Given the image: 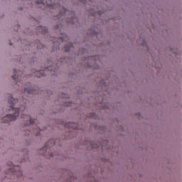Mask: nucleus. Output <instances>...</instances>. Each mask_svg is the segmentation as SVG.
Wrapping results in <instances>:
<instances>
[{"mask_svg":"<svg viewBox=\"0 0 182 182\" xmlns=\"http://www.w3.org/2000/svg\"><path fill=\"white\" fill-rule=\"evenodd\" d=\"M76 124L70 122L66 125V127H68L69 129H73L74 130H76L77 129V127H76Z\"/></svg>","mask_w":182,"mask_h":182,"instance_id":"0eeeda50","label":"nucleus"},{"mask_svg":"<svg viewBox=\"0 0 182 182\" xmlns=\"http://www.w3.org/2000/svg\"><path fill=\"white\" fill-rule=\"evenodd\" d=\"M36 91L33 88H24V95H33Z\"/></svg>","mask_w":182,"mask_h":182,"instance_id":"20e7f679","label":"nucleus"},{"mask_svg":"<svg viewBox=\"0 0 182 182\" xmlns=\"http://www.w3.org/2000/svg\"><path fill=\"white\" fill-rule=\"evenodd\" d=\"M49 142H48L46 144V147L45 148H43V150H46V149H48V147H49Z\"/></svg>","mask_w":182,"mask_h":182,"instance_id":"4468645a","label":"nucleus"},{"mask_svg":"<svg viewBox=\"0 0 182 182\" xmlns=\"http://www.w3.org/2000/svg\"><path fill=\"white\" fill-rule=\"evenodd\" d=\"M38 31L39 32H41V33H42L43 35H46V33H48V28L41 26L38 28Z\"/></svg>","mask_w":182,"mask_h":182,"instance_id":"423d86ee","label":"nucleus"},{"mask_svg":"<svg viewBox=\"0 0 182 182\" xmlns=\"http://www.w3.org/2000/svg\"><path fill=\"white\" fill-rule=\"evenodd\" d=\"M62 41H65V38H62Z\"/></svg>","mask_w":182,"mask_h":182,"instance_id":"412c9836","label":"nucleus"},{"mask_svg":"<svg viewBox=\"0 0 182 182\" xmlns=\"http://www.w3.org/2000/svg\"><path fill=\"white\" fill-rule=\"evenodd\" d=\"M21 176H22V171H19Z\"/></svg>","mask_w":182,"mask_h":182,"instance_id":"f3484780","label":"nucleus"},{"mask_svg":"<svg viewBox=\"0 0 182 182\" xmlns=\"http://www.w3.org/2000/svg\"><path fill=\"white\" fill-rule=\"evenodd\" d=\"M56 0H48L46 2V5L48 8L51 9H55V8H58V6H60V4H56Z\"/></svg>","mask_w":182,"mask_h":182,"instance_id":"7ed1b4c3","label":"nucleus"},{"mask_svg":"<svg viewBox=\"0 0 182 182\" xmlns=\"http://www.w3.org/2000/svg\"><path fill=\"white\" fill-rule=\"evenodd\" d=\"M33 133H36L35 130L33 131Z\"/></svg>","mask_w":182,"mask_h":182,"instance_id":"5701e85b","label":"nucleus"},{"mask_svg":"<svg viewBox=\"0 0 182 182\" xmlns=\"http://www.w3.org/2000/svg\"><path fill=\"white\" fill-rule=\"evenodd\" d=\"M16 84H17V85H19V82L17 81V82H16Z\"/></svg>","mask_w":182,"mask_h":182,"instance_id":"6ab92c4d","label":"nucleus"},{"mask_svg":"<svg viewBox=\"0 0 182 182\" xmlns=\"http://www.w3.org/2000/svg\"><path fill=\"white\" fill-rule=\"evenodd\" d=\"M75 19H76V18H73L72 20H68L67 22L68 23H71L72 25H73V23H75Z\"/></svg>","mask_w":182,"mask_h":182,"instance_id":"9b49d317","label":"nucleus"},{"mask_svg":"<svg viewBox=\"0 0 182 182\" xmlns=\"http://www.w3.org/2000/svg\"><path fill=\"white\" fill-rule=\"evenodd\" d=\"M22 119H27L28 120L29 124H33L35 123V119H32L29 115H23Z\"/></svg>","mask_w":182,"mask_h":182,"instance_id":"39448f33","label":"nucleus"},{"mask_svg":"<svg viewBox=\"0 0 182 182\" xmlns=\"http://www.w3.org/2000/svg\"><path fill=\"white\" fill-rule=\"evenodd\" d=\"M38 130H41V128L39 127H37L36 132H38Z\"/></svg>","mask_w":182,"mask_h":182,"instance_id":"2eb2a0df","label":"nucleus"},{"mask_svg":"<svg viewBox=\"0 0 182 182\" xmlns=\"http://www.w3.org/2000/svg\"><path fill=\"white\" fill-rule=\"evenodd\" d=\"M36 2L37 4L43 5V0H36Z\"/></svg>","mask_w":182,"mask_h":182,"instance_id":"f8f14e48","label":"nucleus"},{"mask_svg":"<svg viewBox=\"0 0 182 182\" xmlns=\"http://www.w3.org/2000/svg\"><path fill=\"white\" fill-rule=\"evenodd\" d=\"M10 46H12V43H10Z\"/></svg>","mask_w":182,"mask_h":182,"instance_id":"aec40b11","label":"nucleus"},{"mask_svg":"<svg viewBox=\"0 0 182 182\" xmlns=\"http://www.w3.org/2000/svg\"><path fill=\"white\" fill-rule=\"evenodd\" d=\"M15 168H19V166H13V168H10V170H11L13 173H14Z\"/></svg>","mask_w":182,"mask_h":182,"instance_id":"ddd939ff","label":"nucleus"},{"mask_svg":"<svg viewBox=\"0 0 182 182\" xmlns=\"http://www.w3.org/2000/svg\"><path fill=\"white\" fill-rule=\"evenodd\" d=\"M23 100H25V97H23Z\"/></svg>","mask_w":182,"mask_h":182,"instance_id":"4be33fe9","label":"nucleus"},{"mask_svg":"<svg viewBox=\"0 0 182 182\" xmlns=\"http://www.w3.org/2000/svg\"><path fill=\"white\" fill-rule=\"evenodd\" d=\"M18 102V100L14 99V97H10L9 99V103L11 105L10 109L12 110V112H15L14 114H7L6 115L3 119V123H7L8 122H14V120H16V118L19 115V112H21V109L22 108H14V105H15Z\"/></svg>","mask_w":182,"mask_h":182,"instance_id":"f257e3e1","label":"nucleus"},{"mask_svg":"<svg viewBox=\"0 0 182 182\" xmlns=\"http://www.w3.org/2000/svg\"><path fill=\"white\" fill-rule=\"evenodd\" d=\"M56 70H58V69H53L52 68V67H48V68H46L44 70H36L34 72V76H36V77H42L43 76H46V74L45 73H46L47 72H50L51 75H54L56 73Z\"/></svg>","mask_w":182,"mask_h":182,"instance_id":"f03ea898","label":"nucleus"},{"mask_svg":"<svg viewBox=\"0 0 182 182\" xmlns=\"http://www.w3.org/2000/svg\"><path fill=\"white\" fill-rule=\"evenodd\" d=\"M14 75L12 76L13 80H16L18 77H19V75H18V70H14Z\"/></svg>","mask_w":182,"mask_h":182,"instance_id":"1a4fd4ad","label":"nucleus"},{"mask_svg":"<svg viewBox=\"0 0 182 182\" xmlns=\"http://www.w3.org/2000/svg\"><path fill=\"white\" fill-rule=\"evenodd\" d=\"M137 116H138V117H139V116H140V113H138V114H137Z\"/></svg>","mask_w":182,"mask_h":182,"instance_id":"a211bd4d","label":"nucleus"},{"mask_svg":"<svg viewBox=\"0 0 182 182\" xmlns=\"http://www.w3.org/2000/svg\"><path fill=\"white\" fill-rule=\"evenodd\" d=\"M36 136H39V132L36 133Z\"/></svg>","mask_w":182,"mask_h":182,"instance_id":"dca6fc26","label":"nucleus"},{"mask_svg":"<svg viewBox=\"0 0 182 182\" xmlns=\"http://www.w3.org/2000/svg\"><path fill=\"white\" fill-rule=\"evenodd\" d=\"M73 48V44L70 43L69 46H66L65 47V52H70Z\"/></svg>","mask_w":182,"mask_h":182,"instance_id":"6e6552de","label":"nucleus"},{"mask_svg":"<svg viewBox=\"0 0 182 182\" xmlns=\"http://www.w3.org/2000/svg\"><path fill=\"white\" fill-rule=\"evenodd\" d=\"M65 14H68V9L63 8V10L60 11V15L64 16Z\"/></svg>","mask_w":182,"mask_h":182,"instance_id":"9d476101","label":"nucleus"}]
</instances>
